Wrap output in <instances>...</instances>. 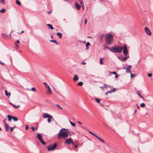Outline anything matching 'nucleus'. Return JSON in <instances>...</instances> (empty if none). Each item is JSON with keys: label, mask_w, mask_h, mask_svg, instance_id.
Masks as SVG:
<instances>
[{"label": "nucleus", "mask_w": 153, "mask_h": 153, "mask_svg": "<svg viewBox=\"0 0 153 153\" xmlns=\"http://www.w3.org/2000/svg\"><path fill=\"white\" fill-rule=\"evenodd\" d=\"M15 108H18L19 107V105H12Z\"/></svg>", "instance_id": "ea45409f"}, {"label": "nucleus", "mask_w": 153, "mask_h": 153, "mask_svg": "<svg viewBox=\"0 0 153 153\" xmlns=\"http://www.w3.org/2000/svg\"><path fill=\"white\" fill-rule=\"evenodd\" d=\"M80 3L81 4V7H82V9H84V5L82 1H81L80 2Z\"/></svg>", "instance_id": "393cba45"}, {"label": "nucleus", "mask_w": 153, "mask_h": 153, "mask_svg": "<svg viewBox=\"0 0 153 153\" xmlns=\"http://www.w3.org/2000/svg\"><path fill=\"white\" fill-rule=\"evenodd\" d=\"M121 56H119V57H118L119 59H120V60H121L122 61V59H123V58L121 57Z\"/></svg>", "instance_id": "864d4df0"}, {"label": "nucleus", "mask_w": 153, "mask_h": 153, "mask_svg": "<svg viewBox=\"0 0 153 153\" xmlns=\"http://www.w3.org/2000/svg\"><path fill=\"white\" fill-rule=\"evenodd\" d=\"M90 45V43L88 42H87L86 44V49H88L89 48L88 46Z\"/></svg>", "instance_id": "4be33fe9"}, {"label": "nucleus", "mask_w": 153, "mask_h": 153, "mask_svg": "<svg viewBox=\"0 0 153 153\" xmlns=\"http://www.w3.org/2000/svg\"><path fill=\"white\" fill-rule=\"evenodd\" d=\"M95 99L97 102L98 103H99L101 101V100L100 99L95 98Z\"/></svg>", "instance_id": "473e14b6"}, {"label": "nucleus", "mask_w": 153, "mask_h": 153, "mask_svg": "<svg viewBox=\"0 0 153 153\" xmlns=\"http://www.w3.org/2000/svg\"><path fill=\"white\" fill-rule=\"evenodd\" d=\"M123 69H126V72H128L130 73H131V71L130 69H128L126 68H123Z\"/></svg>", "instance_id": "aec40b11"}, {"label": "nucleus", "mask_w": 153, "mask_h": 153, "mask_svg": "<svg viewBox=\"0 0 153 153\" xmlns=\"http://www.w3.org/2000/svg\"><path fill=\"white\" fill-rule=\"evenodd\" d=\"M75 6L76 7V9L78 10H79L81 8V6L79 4L77 3L75 4Z\"/></svg>", "instance_id": "f8f14e48"}, {"label": "nucleus", "mask_w": 153, "mask_h": 153, "mask_svg": "<svg viewBox=\"0 0 153 153\" xmlns=\"http://www.w3.org/2000/svg\"><path fill=\"white\" fill-rule=\"evenodd\" d=\"M0 3H2L3 4H5V0H0Z\"/></svg>", "instance_id": "4c0bfd02"}, {"label": "nucleus", "mask_w": 153, "mask_h": 153, "mask_svg": "<svg viewBox=\"0 0 153 153\" xmlns=\"http://www.w3.org/2000/svg\"><path fill=\"white\" fill-rule=\"evenodd\" d=\"M109 88H110L111 89L110 91L108 90L107 91V92L106 93V95H107V94L108 93L111 94V92H114L117 90L115 88H113V89L112 90L111 89V87H110L108 86H107V85H106V90H108H108H109Z\"/></svg>", "instance_id": "39448f33"}, {"label": "nucleus", "mask_w": 153, "mask_h": 153, "mask_svg": "<svg viewBox=\"0 0 153 153\" xmlns=\"http://www.w3.org/2000/svg\"><path fill=\"white\" fill-rule=\"evenodd\" d=\"M47 25L51 29H54L53 27L50 24H47Z\"/></svg>", "instance_id": "cd10ccee"}, {"label": "nucleus", "mask_w": 153, "mask_h": 153, "mask_svg": "<svg viewBox=\"0 0 153 153\" xmlns=\"http://www.w3.org/2000/svg\"><path fill=\"white\" fill-rule=\"evenodd\" d=\"M9 94V97H10V93H9V94Z\"/></svg>", "instance_id": "69168bd1"}, {"label": "nucleus", "mask_w": 153, "mask_h": 153, "mask_svg": "<svg viewBox=\"0 0 153 153\" xmlns=\"http://www.w3.org/2000/svg\"><path fill=\"white\" fill-rule=\"evenodd\" d=\"M145 32L148 35L150 36L151 35V32L148 27H145Z\"/></svg>", "instance_id": "1a4fd4ad"}, {"label": "nucleus", "mask_w": 153, "mask_h": 153, "mask_svg": "<svg viewBox=\"0 0 153 153\" xmlns=\"http://www.w3.org/2000/svg\"><path fill=\"white\" fill-rule=\"evenodd\" d=\"M103 59L102 58H100V62L101 65H102L103 64Z\"/></svg>", "instance_id": "c85d7f7f"}, {"label": "nucleus", "mask_w": 153, "mask_h": 153, "mask_svg": "<svg viewBox=\"0 0 153 153\" xmlns=\"http://www.w3.org/2000/svg\"><path fill=\"white\" fill-rule=\"evenodd\" d=\"M19 42V40H17L15 43V47L16 48H18L19 46L18 44Z\"/></svg>", "instance_id": "dca6fc26"}, {"label": "nucleus", "mask_w": 153, "mask_h": 153, "mask_svg": "<svg viewBox=\"0 0 153 153\" xmlns=\"http://www.w3.org/2000/svg\"><path fill=\"white\" fill-rule=\"evenodd\" d=\"M16 4L19 5V6H20L21 5V4L20 2L18 0H16Z\"/></svg>", "instance_id": "c756f323"}, {"label": "nucleus", "mask_w": 153, "mask_h": 153, "mask_svg": "<svg viewBox=\"0 0 153 153\" xmlns=\"http://www.w3.org/2000/svg\"><path fill=\"white\" fill-rule=\"evenodd\" d=\"M24 31H22L21 33H23Z\"/></svg>", "instance_id": "0e129e2a"}, {"label": "nucleus", "mask_w": 153, "mask_h": 153, "mask_svg": "<svg viewBox=\"0 0 153 153\" xmlns=\"http://www.w3.org/2000/svg\"><path fill=\"white\" fill-rule=\"evenodd\" d=\"M77 123H79V124H81V125L82 124V123L78 121Z\"/></svg>", "instance_id": "bf43d9fd"}, {"label": "nucleus", "mask_w": 153, "mask_h": 153, "mask_svg": "<svg viewBox=\"0 0 153 153\" xmlns=\"http://www.w3.org/2000/svg\"><path fill=\"white\" fill-rule=\"evenodd\" d=\"M69 121L71 125H72L74 127H75V123L72 122L70 120H69Z\"/></svg>", "instance_id": "7c9ffc66"}, {"label": "nucleus", "mask_w": 153, "mask_h": 153, "mask_svg": "<svg viewBox=\"0 0 153 153\" xmlns=\"http://www.w3.org/2000/svg\"><path fill=\"white\" fill-rule=\"evenodd\" d=\"M4 123V127L5 128L6 130L7 131H8L9 130V125L7 124L6 122H5L4 120L3 121Z\"/></svg>", "instance_id": "9d476101"}, {"label": "nucleus", "mask_w": 153, "mask_h": 153, "mask_svg": "<svg viewBox=\"0 0 153 153\" xmlns=\"http://www.w3.org/2000/svg\"><path fill=\"white\" fill-rule=\"evenodd\" d=\"M44 84H45V87L46 88H48V86H49L48 85V84L46 83V82H44Z\"/></svg>", "instance_id": "79ce46f5"}, {"label": "nucleus", "mask_w": 153, "mask_h": 153, "mask_svg": "<svg viewBox=\"0 0 153 153\" xmlns=\"http://www.w3.org/2000/svg\"><path fill=\"white\" fill-rule=\"evenodd\" d=\"M100 41L102 42L105 39V35L103 34L101 35L100 37Z\"/></svg>", "instance_id": "9b49d317"}, {"label": "nucleus", "mask_w": 153, "mask_h": 153, "mask_svg": "<svg viewBox=\"0 0 153 153\" xmlns=\"http://www.w3.org/2000/svg\"><path fill=\"white\" fill-rule=\"evenodd\" d=\"M68 130L64 128L61 129L59 131L58 135L59 139H64L68 136Z\"/></svg>", "instance_id": "f257e3e1"}, {"label": "nucleus", "mask_w": 153, "mask_h": 153, "mask_svg": "<svg viewBox=\"0 0 153 153\" xmlns=\"http://www.w3.org/2000/svg\"><path fill=\"white\" fill-rule=\"evenodd\" d=\"M50 42H53L55 43L56 44H58V43L57 42V41L56 40H51Z\"/></svg>", "instance_id": "2f4dec72"}, {"label": "nucleus", "mask_w": 153, "mask_h": 153, "mask_svg": "<svg viewBox=\"0 0 153 153\" xmlns=\"http://www.w3.org/2000/svg\"><path fill=\"white\" fill-rule=\"evenodd\" d=\"M100 105L102 106H103V105L102 104V103H100Z\"/></svg>", "instance_id": "052dcab7"}, {"label": "nucleus", "mask_w": 153, "mask_h": 153, "mask_svg": "<svg viewBox=\"0 0 153 153\" xmlns=\"http://www.w3.org/2000/svg\"><path fill=\"white\" fill-rule=\"evenodd\" d=\"M7 117H8V120L9 121H10L11 119L12 118V116H10L9 115L7 116Z\"/></svg>", "instance_id": "5701e85b"}, {"label": "nucleus", "mask_w": 153, "mask_h": 153, "mask_svg": "<svg viewBox=\"0 0 153 153\" xmlns=\"http://www.w3.org/2000/svg\"><path fill=\"white\" fill-rule=\"evenodd\" d=\"M37 137L39 139L40 141L42 143L43 145L46 144V143L42 139V136L40 134H37Z\"/></svg>", "instance_id": "0eeeda50"}, {"label": "nucleus", "mask_w": 153, "mask_h": 153, "mask_svg": "<svg viewBox=\"0 0 153 153\" xmlns=\"http://www.w3.org/2000/svg\"><path fill=\"white\" fill-rule=\"evenodd\" d=\"M28 127L27 126H25V129L26 130H27L28 129Z\"/></svg>", "instance_id": "6e6d98bb"}, {"label": "nucleus", "mask_w": 153, "mask_h": 153, "mask_svg": "<svg viewBox=\"0 0 153 153\" xmlns=\"http://www.w3.org/2000/svg\"><path fill=\"white\" fill-rule=\"evenodd\" d=\"M96 137H97V138H98L100 140L102 141L103 143H105V141L104 140H102L101 138H100L99 137H98V136H96Z\"/></svg>", "instance_id": "b1692460"}, {"label": "nucleus", "mask_w": 153, "mask_h": 153, "mask_svg": "<svg viewBox=\"0 0 153 153\" xmlns=\"http://www.w3.org/2000/svg\"><path fill=\"white\" fill-rule=\"evenodd\" d=\"M106 48H108V49L109 50H110L111 52L112 51H113V48H110L108 47L106 45Z\"/></svg>", "instance_id": "c9c22d12"}, {"label": "nucleus", "mask_w": 153, "mask_h": 153, "mask_svg": "<svg viewBox=\"0 0 153 153\" xmlns=\"http://www.w3.org/2000/svg\"><path fill=\"white\" fill-rule=\"evenodd\" d=\"M5 94L7 96H8V93L6 90H5Z\"/></svg>", "instance_id": "de8ad7c7"}, {"label": "nucleus", "mask_w": 153, "mask_h": 153, "mask_svg": "<svg viewBox=\"0 0 153 153\" xmlns=\"http://www.w3.org/2000/svg\"><path fill=\"white\" fill-rule=\"evenodd\" d=\"M132 68V66L131 65H128L127 67L126 68H127L128 69H130Z\"/></svg>", "instance_id": "37998d69"}, {"label": "nucleus", "mask_w": 153, "mask_h": 153, "mask_svg": "<svg viewBox=\"0 0 153 153\" xmlns=\"http://www.w3.org/2000/svg\"><path fill=\"white\" fill-rule=\"evenodd\" d=\"M51 115L48 114V113H45L43 114V117L44 118H49L50 117Z\"/></svg>", "instance_id": "ddd939ff"}, {"label": "nucleus", "mask_w": 153, "mask_h": 153, "mask_svg": "<svg viewBox=\"0 0 153 153\" xmlns=\"http://www.w3.org/2000/svg\"><path fill=\"white\" fill-rule=\"evenodd\" d=\"M137 111V110H135L134 111V113H135Z\"/></svg>", "instance_id": "338daca9"}, {"label": "nucleus", "mask_w": 153, "mask_h": 153, "mask_svg": "<svg viewBox=\"0 0 153 153\" xmlns=\"http://www.w3.org/2000/svg\"><path fill=\"white\" fill-rule=\"evenodd\" d=\"M114 35L108 33L106 34V43L108 45H111L113 41Z\"/></svg>", "instance_id": "f03ea898"}, {"label": "nucleus", "mask_w": 153, "mask_h": 153, "mask_svg": "<svg viewBox=\"0 0 153 153\" xmlns=\"http://www.w3.org/2000/svg\"><path fill=\"white\" fill-rule=\"evenodd\" d=\"M112 73L114 74H117L115 71H113L112 72Z\"/></svg>", "instance_id": "5fc2aeb1"}, {"label": "nucleus", "mask_w": 153, "mask_h": 153, "mask_svg": "<svg viewBox=\"0 0 153 153\" xmlns=\"http://www.w3.org/2000/svg\"><path fill=\"white\" fill-rule=\"evenodd\" d=\"M136 93L140 97L142 98L144 100V98L140 94V91H137L136 92Z\"/></svg>", "instance_id": "f3484780"}, {"label": "nucleus", "mask_w": 153, "mask_h": 153, "mask_svg": "<svg viewBox=\"0 0 153 153\" xmlns=\"http://www.w3.org/2000/svg\"><path fill=\"white\" fill-rule=\"evenodd\" d=\"M15 127H11V128H10V131L11 132H12L13 130V129L15 128Z\"/></svg>", "instance_id": "49530a36"}, {"label": "nucleus", "mask_w": 153, "mask_h": 153, "mask_svg": "<svg viewBox=\"0 0 153 153\" xmlns=\"http://www.w3.org/2000/svg\"><path fill=\"white\" fill-rule=\"evenodd\" d=\"M57 144L55 143L53 145H51L47 146L48 151H53L55 150L57 147Z\"/></svg>", "instance_id": "20e7f679"}, {"label": "nucleus", "mask_w": 153, "mask_h": 153, "mask_svg": "<svg viewBox=\"0 0 153 153\" xmlns=\"http://www.w3.org/2000/svg\"><path fill=\"white\" fill-rule=\"evenodd\" d=\"M115 78H117L118 77H119V75H118L117 74H115Z\"/></svg>", "instance_id": "09e8293b"}, {"label": "nucleus", "mask_w": 153, "mask_h": 153, "mask_svg": "<svg viewBox=\"0 0 153 153\" xmlns=\"http://www.w3.org/2000/svg\"><path fill=\"white\" fill-rule=\"evenodd\" d=\"M140 106L141 107H145L146 105H145V104L144 103H142L141 104Z\"/></svg>", "instance_id": "e433bc0d"}, {"label": "nucleus", "mask_w": 153, "mask_h": 153, "mask_svg": "<svg viewBox=\"0 0 153 153\" xmlns=\"http://www.w3.org/2000/svg\"><path fill=\"white\" fill-rule=\"evenodd\" d=\"M87 19H85V24H86L87 23Z\"/></svg>", "instance_id": "13d9d810"}, {"label": "nucleus", "mask_w": 153, "mask_h": 153, "mask_svg": "<svg viewBox=\"0 0 153 153\" xmlns=\"http://www.w3.org/2000/svg\"><path fill=\"white\" fill-rule=\"evenodd\" d=\"M147 75L149 77H150L152 76V74L151 73L148 74H147Z\"/></svg>", "instance_id": "c03bdc74"}, {"label": "nucleus", "mask_w": 153, "mask_h": 153, "mask_svg": "<svg viewBox=\"0 0 153 153\" xmlns=\"http://www.w3.org/2000/svg\"><path fill=\"white\" fill-rule=\"evenodd\" d=\"M71 143H72L73 145H74V143L72 141V140L71 138L66 139L65 141V143L66 144H69Z\"/></svg>", "instance_id": "6e6552de"}, {"label": "nucleus", "mask_w": 153, "mask_h": 153, "mask_svg": "<svg viewBox=\"0 0 153 153\" xmlns=\"http://www.w3.org/2000/svg\"><path fill=\"white\" fill-rule=\"evenodd\" d=\"M30 128L32 129V130L33 131H34V127H30Z\"/></svg>", "instance_id": "603ef678"}, {"label": "nucleus", "mask_w": 153, "mask_h": 153, "mask_svg": "<svg viewBox=\"0 0 153 153\" xmlns=\"http://www.w3.org/2000/svg\"><path fill=\"white\" fill-rule=\"evenodd\" d=\"M0 12L1 13H4L5 12V10L4 8H3L2 9L0 10Z\"/></svg>", "instance_id": "72a5a7b5"}, {"label": "nucleus", "mask_w": 153, "mask_h": 153, "mask_svg": "<svg viewBox=\"0 0 153 153\" xmlns=\"http://www.w3.org/2000/svg\"><path fill=\"white\" fill-rule=\"evenodd\" d=\"M137 108L139 109V106H137Z\"/></svg>", "instance_id": "774afa93"}, {"label": "nucleus", "mask_w": 153, "mask_h": 153, "mask_svg": "<svg viewBox=\"0 0 153 153\" xmlns=\"http://www.w3.org/2000/svg\"><path fill=\"white\" fill-rule=\"evenodd\" d=\"M51 12V11H48V13H49V14H50Z\"/></svg>", "instance_id": "e2e57ef3"}, {"label": "nucleus", "mask_w": 153, "mask_h": 153, "mask_svg": "<svg viewBox=\"0 0 153 153\" xmlns=\"http://www.w3.org/2000/svg\"><path fill=\"white\" fill-rule=\"evenodd\" d=\"M0 64L2 65H4V64L0 60Z\"/></svg>", "instance_id": "3c124183"}, {"label": "nucleus", "mask_w": 153, "mask_h": 153, "mask_svg": "<svg viewBox=\"0 0 153 153\" xmlns=\"http://www.w3.org/2000/svg\"><path fill=\"white\" fill-rule=\"evenodd\" d=\"M12 119L14 121H17L18 120V118L12 116Z\"/></svg>", "instance_id": "f704fd0d"}, {"label": "nucleus", "mask_w": 153, "mask_h": 153, "mask_svg": "<svg viewBox=\"0 0 153 153\" xmlns=\"http://www.w3.org/2000/svg\"><path fill=\"white\" fill-rule=\"evenodd\" d=\"M31 90L33 91H36V89L34 88H31Z\"/></svg>", "instance_id": "a18cd8bd"}, {"label": "nucleus", "mask_w": 153, "mask_h": 153, "mask_svg": "<svg viewBox=\"0 0 153 153\" xmlns=\"http://www.w3.org/2000/svg\"><path fill=\"white\" fill-rule=\"evenodd\" d=\"M123 53L125 56H126L128 53V51L127 49V45H125L123 47Z\"/></svg>", "instance_id": "423d86ee"}, {"label": "nucleus", "mask_w": 153, "mask_h": 153, "mask_svg": "<svg viewBox=\"0 0 153 153\" xmlns=\"http://www.w3.org/2000/svg\"><path fill=\"white\" fill-rule=\"evenodd\" d=\"M53 118V116H51L50 117L48 118V121L49 123H50L51 122V119Z\"/></svg>", "instance_id": "a211bd4d"}, {"label": "nucleus", "mask_w": 153, "mask_h": 153, "mask_svg": "<svg viewBox=\"0 0 153 153\" xmlns=\"http://www.w3.org/2000/svg\"><path fill=\"white\" fill-rule=\"evenodd\" d=\"M82 65H85L86 64V63L84 62H83L82 63Z\"/></svg>", "instance_id": "4d7b16f0"}, {"label": "nucleus", "mask_w": 153, "mask_h": 153, "mask_svg": "<svg viewBox=\"0 0 153 153\" xmlns=\"http://www.w3.org/2000/svg\"><path fill=\"white\" fill-rule=\"evenodd\" d=\"M56 106L58 107L59 108H60L61 109H62V108H61L60 106L58 104H57L56 105Z\"/></svg>", "instance_id": "8fccbe9b"}, {"label": "nucleus", "mask_w": 153, "mask_h": 153, "mask_svg": "<svg viewBox=\"0 0 153 153\" xmlns=\"http://www.w3.org/2000/svg\"><path fill=\"white\" fill-rule=\"evenodd\" d=\"M48 91L47 92V94L48 95L52 94V93L51 91V89L50 86H48Z\"/></svg>", "instance_id": "4468645a"}, {"label": "nucleus", "mask_w": 153, "mask_h": 153, "mask_svg": "<svg viewBox=\"0 0 153 153\" xmlns=\"http://www.w3.org/2000/svg\"><path fill=\"white\" fill-rule=\"evenodd\" d=\"M57 35L59 36V38H60L62 37V34L61 33L58 32L57 33Z\"/></svg>", "instance_id": "412c9836"}, {"label": "nucleus", "mask_w": 153, "mask_h": 153, "mask_svg": "<svg viewBox=\"0 0 153 153\" xmlns=\"http://www.w3.org/2000/svg\"><path fill=\"white\" fill-rule=\"evenodd\" d=\"M75 148H77V146L76 145H75Z\"/></svg>", "instance_id": "680f3d73"}, {"label": "nucleus", "mask_w": 153, "mask_h": 153, "mask_svg": "<svg viewBox=\"0 0 153 153\" xmlns=\"http://www.w3.org/2000/svg\"><path fill=\"white\" fill-rule=\"evenodd\" d=\"M79 79V77L78 76L76 75H75L73 77V80L74 81L76 82Z\"/></svg>", "instance_id": "2eb2a0df"}, {"label": "nucleus", "mask_w": 153, "mask_h": 153, "mask_svg": "<svg viewBox=\"0 0 153 153\" xmlns=\"http://www.w3.org/2000/svg\"><path fill=\"white\" fill-rule=\"evenodd\" d=\"M83 85V83L82 82H80L78 83L77 84V85L78 86H82Z\"/></svg>", "instance_id": "bb28decb"}, {"label": "nucleus", "mask_w": 153, "mask_h": 153, "mask_svg": "<svg viewBox=\"0 0 153 153\" xmlns=\"http://www.w3.org/2000/svg\"><path fill=\"white\" fill-rule=\"evenodd\" d=\"M121 57L123 58L122 61H125L127 60V58L126 56L123 57V56H121Z\"/></svg>", "instance_id": "6ab92c4d"}, {"label": "nucleus", "mask_w": 153, "mask_h": 153, "mask_svg": "<svg viewBox=\"0 0 153 153\" xmlns=\"http://www.w3.org/2000/svg\"><path fill=\"white\" fill-rule=\"evenodd\" d=\"M131 74V78H132L133 77H134L135 75V74H133L131 72V73H130Z\"/></svg>", "instance_id": "58836bf2"}, {"label": "nucleus", "mask_w": 153, "mask_h": 153, "mask_svg": "<svg viewBox=\"0 0 153 153\" xmlns=\"http://www.w3.org/2000/svg\"><path fill=\"white\" fill-rule=\"evenodd\" d=\"M89 132L92 135H93V136H95L96 137V136H97V135H96L95 134H94L93 133H92V132H91V131H89Z\"/></svg>", "instance_id": "a19ab883"}, {"label": "nucleus", "mask_w": 153, "mask_h": 153, "mask_svg": "<svg viewBox=\"0 0 153 153\" xmlns=\"http://www.w3.org/2000/svg\"><path fill=\"white\" fill-rule=\"evenodd\" d=\"M2 35L3 37L5 39H7L8 37L4 34H2Z\"/></svg>", "instance_id": "a878e982"}, {"label": "nucleus", "mask_w": 153, "mask_h": 153, "mask_svg": "<svg viewBox=\"0 0 153 153\" xmlns=\"http://www.w3.org/2000/svg\"><path fill=\"white\" fill-rule=\"evenodd\" d=\"M123 50V46H117L113 47V51H112V52L120 53L122 52Z\"/></svg>", "instance_id": "7ed1b4c3"}]
</instances>
